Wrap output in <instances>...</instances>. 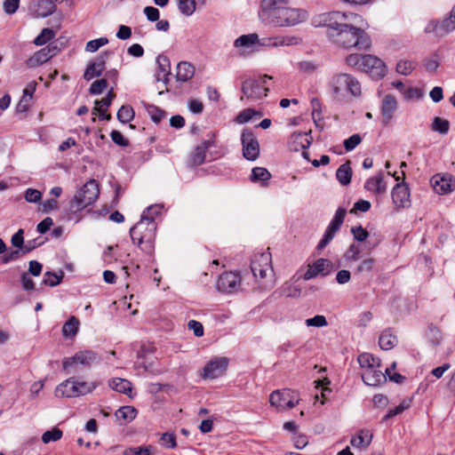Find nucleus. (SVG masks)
<instances>
[{"instance_id": "nucleus-1", "label": "nucleus", "mask_w": 455, "mask_h": 455, "mask_svg": "<svg viewBox=\"0 0 455 455\" xmlns=\"http://www.w3.org/2000/svg\"><path fill=\"white\" fill-rule=\"evenodd\" d=\"M321 19L328 38L338 47H355L358 50H368L371 47V40L368 34L355 25L361 20V16L353 12H331L323 14Z\"/></svg>"}, {"instance_id": "nucleus-2", "label": "nucleus", "mask_w": 455, "mask_h": 455, "mask_svg": "<svg viewBox=\"0 0 455 455\" xmlns=\"http://www.w3.org/2000/svg\"><path fill=\"white\" fill-rule=\"evenodd\" d=\"M290 0H262L260 17L275 27H292L305 21L307 12L288 6Z\"/></svg>"}, {"instance_id": "nucleus-3", "label": "nucleus", "mask_w": 455, "mask_h": 455, "mask_svg": "<svg viewBox=\"0 0 455 455\" xmlns=\"http://www.w3.org/2000/svg\"><path fill=\"white\" fill-rule=\"evenodd\" d=\"M157 223L155 220L141 218L131 229L132 243L142 251L152 255L155 251Z\"/></svg>"}, {"instance_id": "nucleus-4", "label": "nucleus", "mask_w": 455, "mask_h": 455, "mask_svg": "<svg viewBox=\"0 0 455 455\" xmlns=\"http://www.w3.org/2000/svg\"><path fill=\"white\" fill-rule=\"evenodd\" d=\"M251 270L264 290L273 288L272 256L268 251L255 253L251 261Z\"/></svg>"}, {"instance_id": "nucleus-5", "label": "nucleus", "mask_w": 455, "mask_h": 455, "mask_svg": "<svg viewBox=\"0 0 455 455\" xmlns=\"http://www.w3.org/2000/svg\"><path fill=\"white\" fill-rule=\"evenodd\" d=\"M100 196L99 183L96 180H89L69 202V210L76 212L92 204Z\"/></svg>"}, {"instance_id": "nucleus-6", "label": "nucleus", "mask_w": 455, "mask_h": 455, "mask_svg": "<svg viewBox=\"0 0 455 455\" xmlns=\"http://www.w3.org/2000/svg\"><path fill=\"white\" fill-rule=\"evenodd\" d=\"M95 388L96 385L94 383H88L84 381L78 382L76 381L74 378H70L57 386L54 395L56 397L60 398L76 397L91 393Z\"/></svg>"}, {"instance_id": "nucleus-7", "label": "nucleus", "mask_w": 455, "mask_h": 455, "mask_svg": "<svg viewBox=\"0 0 455 455\" xmlns=\"http://www.w3.org/2000/svg\"><path fill=\"white\" fill-rule=\"evenodd\" d=\"M395 367L396 363L394 362L389 368L385 369V371L380 368H369L362 372V379L366 385L371 387H376L385 382L387 377H388L390 380L398 383V372L391 373V371L395 370Z\"/></svg>"}, {"instance_id": "nucleus-8", "label": "nucleus", "mask_w": 455, "mask_h": 455, "mask_svg": "<svg viewBox=\"0 0 455 455\" xmlns=\"http://www.w3.org/2000/svg\"><path fill=\"white\" fill-rule=\"evenodd\" d=\"M271 76L264 75L258 79H246L242 84V92L248 100H260L267 96L268 88L265 85Z\"/></svg>"}, {"instance_id": "nucleus-9", "label": "nucleus", "mask_w": 455, "mask_h": 455, "mask_svg": "<svg viewBox=\"0 0 455 455\" xmlns=\"http://www.w3.org/2000/svg\"><path fill=\"white\" fill-rule=\"evenodd\" d=\"M299 394L291 389L273 391L269 396V403L278 411L292 409L299 403Z\"/></svg>"}, {"instance_id": "nucleus-10", "label": "nucleus", "mask_w": 455, "mask_h": 455, "mask_svg": "<svg viewBox=\"0 0 455 455\" xmlns=\"http://www.w3.org/2000/svg\"><path fill=\"white\" fill-rule=\"evenodd\" d=\"M455 30V5L448 17L442 20H431L425 27V33L434 34L435 36L443 37Z\"/></svg>"}, {"instance_id": "nucleus-11", "label": "nucleus", "mask_w": 455, "mask_h": 455, "mask_svg": "<svg viewBox=\"0 0 455 455\" xmlns=\"http://www.w3.org/2000/svg\"><path fill=\"white\" fill-rule=\"evenodd\" d=\"M241 142L243 146V156L249 161L256 160L259 156V144L250 129H243L241 134Z\"/></svg>"}, {"instance_id": "nucleus-12", "label": "nucleus", "mask_w": 455, "mask_h": 455, "mask_svg": "<svg viewBox=\"0 0 455 455\" xmlns=\"http://www.w3.org/2000/svg\"><path fill=\"white\" fill-rule=\"evenodd\" d=\"M361 71L367 73L373 79H381L387 74V67L379 58L371 54H364Z\"/></svg>"}, {"instance_id": "nucleus-13", "label": "nucleus", "mask_w": 455, "mask_h": 455, "mask_svg": "<svg viewBox=\"0 0 455 455\" xmlns=\"http://www.w3.org/2000/svg\"><path fill=\"white\" fill-rule=\"evenodd\" d=\"M347 211L344 208H338L333 219L328 225L323 238L320 240L317 248L319 250L323 249L335 236L336 233L339 230L341 225L344 222Z\"/></svg>"}, {"instance_id": "nucleus-14", "label": "nucleus", "mask_w": 455, "mask_h": 455, "mask_svg": "<svg viewBox=\"0 0 455 455\" xmlns=\"http://www.w3.org/2000/svg\"><path fill=\"white\" fill-rule=\"evenodd\" d=\"M241 286V276L237 272L222 273L216 283V288L222 293H235L239 291Z\"/></svg>"}, {"instance_id": "nucleus-15", "label": "nucleus", "mask_w": 455, "mask_h": 455, "mask_svg": "<svg viewBox=\"0 0 455 455\" xmlns=\"http://www.w3.org/2000/svg\"><path fill=\"white\" fill-rule=\"evenodd\" d=\"M60 51L56 44L51 43L44 48L36 52L33 56L27 60L26 63L28 68H36L52 57H54Z\"/></svg>"}, {"instance_id": "nucleus-16", "label": "nucleus", "mask_w": 455, "mask_h": 455, "mask_svg": "<svg viewBox=\"0 0 455 455\" xmlns=\"http://www.w3.org/2000/svg\"><path fill=\"white\" fill-rule=\"evenodd\" d=\"M98 362L97 354L92 351H80L75 354L72 357H68L63 360L62 365L64 370H68L73 365L81 364L83 366L91 367L93 363Z\"/></svg>"}, {"instance_id": "nucleus-17", "label": "nucleus", "mask_w": 455, "mask_h": 455, "mask_svg": "<svg viewBox=\"0 0 455 455\" xmlns=\"http://www.w3.org/2000/svg\"><path fill=\"white\" fill-rule=\"evenodd\" d=\"M228 360L226 357H217L204 367L203 377L204 379H216L227 371Z\"/></svg>"}, {"instance_id": "nucleus-18", "label": "nucleus", "mask_w": 455, "mask_h": 455, "mask_svg": "<svg viewBox=\"0 0 455 455\" xmlns=\"http://www.w3.org/2000/svg\"><path fill=\"white\" fill-rule=\"evenodd\" d=\"M332 269V263L327 259H318L312 265H308V268L303 275L304 280H310L318 275L323 276L329 275Z\"/></svg>"}, {"instance_id": "nucleus-19", "label": "nucleus", "mask_w": 455, "mask_h": 455, "mask_svg": "<svg viewBox=\"0 0 455 455\" xmlns=\"http://www.w3.org/2000/svg\"><path fill=\"white\" fill-rule=\"evenodd\" d=\"M214 135L212 138L204 140L199 145H197L194 151L190 154L188 163L191 166H199L204 163L206 151L215 147Z\"/></svg>"}, {"instance_id": "nucleus-20", "label": "nucleus", "mask_w": 455, "mask_h": 455, "mask_svg": "<svg viewBox=\"0 0 455 455\" xmlns=\"http://www.w3.org/2000/svg\"><path fill=\"white\" fill-rule=\"evenodd\" d=\"M110 55V52H102L95 60L94 62L88 65L84 74V78L86 81L92 80L95 76H100L105 70L106 62Z\"/></svg>"}, {"instance_id": "nucleus-21", "label": "nucleus", "mask_w": 455, "mask_h": 455, "mask_svg": "<svg viewBox=\"0 0 455 455\" xmlns=\"http://www.w3.org/2000/svg\"><path fill=\"white\" fill-rule=\"evenodd\" d=\"M56 11L53 0H38L30 7V12L36 18H45Z\"/></svg>"}, {"instance_id": "nucleus-22", "label": "nucleus", "mask_w": 455, "mask_h": 455, "mask_svg": "<svg viewBox=\"0 0 455 455\" xmlns=\"http://www.w3.org/2000/svg\"><path fill=\"white\" fill-rule=\"evenodd\" d=\"M431 182L435 191L440 195L450 193L455 188V181L452 180L451 176L435 175Z\"/></svg>"}, {"instance_id": "nucleus-23", "label": "nucleus", "mask_w": 455, "mask_h": 455, "mask_svg": "<svg viewBox=\"0 0 455 455\" xmlns=\"http://www.w3.org/2000/svg\"><path fill=\"white\" fill-rule=\"evenodd\" d=\"M397 101L394 95L387 94L382 100L381 104V116L382 122L388 124L393 117V115L396 109Z\"/></svg>"}, {"instance_id": "nucleus-24", "label": "nucleus", "mask_w": 455, "mask_h": 455, "mask_svg": "<svg viewBox=\"0 0 455 455\" xmlns=\"http://www.w3.org/2000/svg\"><path fill=\"white\" fill-rule=\"evenodd\" d=\"M364 188L375 195H381L386 192L387 186L383 180V173L368 179L364 184Z\"/></svg>"}, {"instance_id": "nucleus-25", "label": "nucleus", "mask_w": 455, "mask_h": 455, "mask_svg": "<svg viewBox=\"0 0 455 455\" xmlns=\"http://www.w3.org/2000/svg\"><path fill=\"white\" fill-rule=\"evenodd\" d=\"M156 62L158 66L157 80L167 84L169 81V76L171 75L170 60L165 55H159L156 58Z\"/></svg>"}, {"instance_id": "nucleus-26", "label": "nucleus", "mask_w": 455, "mask_h": 455, "mask_svg": "<svg viewBox=\"0 0 455 455\" xmlns=\"http://www.w3.org/2000/svg\"><path fill=\"white\" fill-rule=\"evenodd\" d=\"M195 75V67L187 61H181L177 66L176 79L180 82L190 80Z\"/></svg>"}, {"instance_id": "nucleus-27", "label": "nucleus", "mask_w": 455, "mask_h": 455, "mask_svg": "<svg viewBox=\"0 0 455 455\" xmlns=\"http://www.w3.org/2000/svg\"><path fill=\"white\" fill-rule=\"evenodd\" d=\"M271 179V173L264 167H254L250 177L252 182H260L262 187H267Z\"/></svg>"}, {"instance_id": "nucleus-28", "label": "nucleus", "mask_w": 455, "mask_h": 455, "mask_svg": "<svg viewBox=\"0 0 455 455\" xmlns=\"http://www.w3.org/2000/svg\"><path fill=\"white\" fill-rule=\"evenodd\" d=\"M109 387L122 394H125L129 396H131V393L132 391V383L124 379L116 378L109 380Z\"/></svg>"}, {"instance_id": "nucleus-29", "label": "nucleus", "mask_w": 455, "mask_h": 455, "mask_svg": "<svg viewBox=\"0 0 455 455\" xmlns=\"http://www.w3.org/2000/svg\"><path fill=\"white\" fill-rule=\"evenodd\" d=\"M372 439V435L368 430H361L357 435L351 438L350 443L355 448L368 447Z\"/></svg>"}, {"instance_id": "nucleus-30", "label": "nucleus", "mask_w": 455, "mask_h": 455, "mask_svg": "<svg viewBox=\"0 0 455 455\" xmlns=\"http://www.w3.org/2000/svg\"><path fill=\"white\" fill-rule=\"evenodd\" d=\"M357 361L363 371L368 370L369 368H381L380 360L374 357L370 353H363L359 355Z\"/></svg>"}, {"instance_id": "nucleus-31", "label": "nucleus", "mask_w": 455, "mask_h": 455, "mask_svg": "<svg viewBox=\"0 0 455 455\" xmlns=\"http://www.w3.org/2000/svg\"><path fill=\"white\" fill-rule=\"evenodd\" d=\"M400 176V207L407 208L411 206L410 189L408 184L405 182V173L401 171Z\"/></svg>"}, {"instance_id": "nucleus-32", "label": "nucleus", "mask_w": 455, "mask_h": 455, "mask_svg": "<svg viewBox=\"0 0 455 455\" xmlns=\"http://www.w3.org/2000/svg\"><path fill=\"white\" fill-rule=\"evenodd\" d=\"M336 178L339 180V182L343 186H347L351 182L352 169L350 167V163L348 161L341 164L338 168L336 172Z\"/></svg>"}, {"instance_id": "nucleus-33", "label": "nucleus", "mask_w": 455, "mask_h": 455, "mask_svg": "<svg viewBox=\"0 0 455 455\" xmlns=\"http://www.w3.org/2000/svg\"><path fill=\"white\" fill-rule=\"evenodd\" d=\"M301 43V39L295 36H282L269 38V45L277 47L283 45H297Z\"/></svg>"}, {"instance_id": "nucleus-34", "label": "nucleus", "mask_w": 455, "mask_h": 455, "mask_svg": "<svg viewBox=\"0 0 455 455\" xmlns=\"http://www.w3.org/2000/svg\"><path fill=\"white\" fill-rule=\"evenodd\" d=\"M79 327V321L76 316H71L62 326V334L66 339L74 338Z\"/></svg>"}, {"instance_id": "nucleus-35", "label": "nucleus", "mask_w": 455, "mask_h": 455, "mask_svg": "<svg viewBox=\"0 0 455 455\" xmlns=\"http://www.w3.org/2000/svg\"><path fill=\"white\" fill-rule=\"evenodd\" d=\"M259 36L257 34L243 35L235 40L234 45L236 48H251L258 43Z\"/></svg>"}, {"instance_id": "nucleus-36", "label": "nucleus", "mask_w": 455, "mask_h": 455, "mask_svg": "<svg viewBox=\"0 0 455 455\" xmlns=\"http://www.w3.org/2000/svg\"><path fill=\"white\" fill-rule=\"evenodd\" d=\"M349 74H339L332 78L333 89L336 93L347 91L348 82L350 79Z\"/></svg>"}, {"instance_id": "nucleus-37", "label": "nucleus", "mask_w": 455, "mask_h": 455, "mask_svg": "<svg viewBox=\"0 0 455 455\" xmlns=\"http://www.w3.org/2000/svg\"><path fill=\"white\" fill-rule=\"evenodd\" d=\"M396 337L390 333L389 331H384L379 339V344L381 349L389 350L396 345Z\"/></svg>"}, {"instance_id": "nucleus-38", "label": "nucleus", "mask_w": 455, "mask_h": 455, "mask_svg": "<svg viewBox=\"0 0 455 455\" xmlns=\"http://www.w3.org/2000/svg\"><path fill=\"white\" fill-rule=\"evenodd\" d=\"M137 415V410L132 406H122L116 412L118 420L132 421Z\"/></svg>"}, {"instance_id": "nucleus-39", "label": "nucleus", "mask_w": 455, "mask_h": 455, "mask_svg": "<svg viewBox=\"0 0 455 455\" xmlns=\"http://www.w3.org/2000/svg\"><path fill=\"white\" fill-rule=\"evenodd\" d=\"M159 444L165 449H175L177 447V437L172 432H166L161 435Z\"/></svg>"}, {"instance_id": "nucleus-40", "label": "nucleus", "mask_w": 455, "mask_h": 455, "mask_svg": "<svg viewBox=\"0 0 455 455\" xmlns=\"http://www.w3.org/2000/svg\"><path fill=\"white\" fill-rule=\"evenodd\" d=\"M135 113L131 106H122L117 111V119L122 124H128L134 118Z\"/></svg>"}, {"instance_id": "nucleus-41", "label": "nucleus", "mask_w": 455, "mask_h": 455, "mask_svg": "<svg viewBox=\"0 0 455 455\" xmlns=\"http://www.w3.org/2000/svg\"><path fill=\"white\" fill-rule=\"evenodd\" d=\"M155 447L152 445L147 446H136L126 448L123 454L124 455H151Z\"/></svg>"}, {"instance_id": "nucleus-42", "label": "nucleus", "mask_w": 455, "mask_h": 455, "mask_svg": "<svg viewBox=\"0 0 455 455\" xmlns=\"http://www.w3.org/2000/svg\"><path fill=\"white\" fill-rule=\"evenodd\" d=\"M450 129V122L447 119L436 116L433 120L432 130L441 134H446Z\"/></svg>"}, {"instance_id": "nucleus-43", "label": "nucleus", "mask_w": 455, "mask_h": 455, "mask_svg": "<svg viewBox=\"0 0 455 455\" xmlns=\"http://www.w3.org/2000/svg\"><path fill=\"white\" fill-rule=\"evenodd\" d=\"M55 36V33L52 28H43L41 33L35 38L34 44L36 45H44L51 41Z\"/></svg>"}, {"instance_id": "nucleus-44", "label": "nucleus", "mask_w": 455, "mask_h": 455, "mask_svg": "<svg viewBox=\"0 0 455 455\" xmlns=\"http://www.w3.org/2000/svg\"><path fill=\"white\" fill-rule=\"evenodd\" d=\"M63 276L64 273L62 271H60V275L48 271L44 274L43 283L45 285L53 287L61 283Z\"/></svg>"}, {"instance_id": "nucleus-45", "label": "nucleus", "mask_w": 455, "mask_h": 455, "mask_svg": "<svg viewBox=\"0 0 455 455\" xmlns=\"http://www.w3.org/2000/svg\"><path fill=\"white\" fill-rule=\"evenodd\" d=\"M195 0H178V8L180 12L187 16H190L196 11Z\"/></svg>"}, {"instance_id": "nucleus-46", "label": "nucleus", "mask_w": 455, "mask_h": 455, "mask_svg": "<svg viewBox=\"0 0 455 455\" xmlns=\"http://www.w3.org/2000/svg\"><path fill=\"white\" fill-rule=\"evenodd\" d=\"M62 431L58 427H54L52 430H48L43 434L42 441L44 443H49L50 442H56L59 441L62 437Z\"/></svg>"}, {"instance_id": "nucleus-47", "label": "nucleus", "mask_w": 455, "mask_h": 455, "mask_svg": "<svg viewBox=\"0 0 455 455\" xmlns=\"http://www.w3.org/2000/svg\"><path fill=\"white\" fill-rule=\"evenodd\" d=\"M345 62L347 66L356 68L358 70L361 71V68L363 67V55L351 53L346 57Z\"/></svg>"}, {"instance_id": "nucleus-48", "label": "nucleus", "mask_w": 455, "mask_h": 455, "mask_svg": "<svg viewBox=\"0 0 455 455\" xmlns=\"http://www.w3.org/2000/svg\"><path fill=\"white\" fill-rule=\"evenodd\" d=\"M108 87V81L106 78H101L94 81L89 89V92L92 95H98L103 92L105 89Z\"/></svg>"}, {"instance_id": "nucleus-49", "label": "nucleus", "mask_w": 455, "mask_h": 455, "mask_svg": "<svg viewBox=\"0 0 455 455\" xmlns=\"http://www.w3.org/2000/svg\"><path fill=\"white\" fill-rule=\"evenodd\" d=\"M108 43V39L107 37H100L98 39L91 40L86 44L85 51H87L89 52H95L101 46L107 44Z\"/></svg>"}, {"instance_id": "nucleus-50", "label": "nucleus", "mask_w": 455, "mask_h": 455, "mask_svg": "<svg viewBox=\"0 0 455 455\" xmlns=\"http://www.w3.org/2000/svg\"><path fill=\"white\" fill-rule=\"evenodd\" d=\"M362 141V138L359 134H353L348 139L345 140L343 144L346 151L354 150Z\"/></svg>"}, {"instance_id": "nucleus-51", "label": "nucleus", "mask_w": 455, "mask_h": 455, "mask_svg": "<svg viewBox=\"0 0 455 455\" xmlns=\"http://www.w3.org/2000/svg\"><path fill=\"white\" fill-rule=\"evenodd\" d=\"M371 203L367 200L360 199L354 204L353 208L350 210V213L356 214L357 212H366L371 209Z\"/></svg>"}, {"instance_id": "nucleus-52", "label": "nucleus", "mask_w": 455, "mask_h": 455, "mask_svg": "<svg viewBox=\"0 0 455 455\" xmlns=\"http://www.w3.org/2000/svg\"><path fill=\"white\" fill-rule=\"evenodd\" d=\"M351 233L353 234L354 238L358 242H363L369 236L368 231L362 226L353 227L351 228Z\"/></svg>"}, {"instance_id": "nucleus-53", "label": "nucleus", "mask_w": 455, "mask_h": 455, "mask_svg": "<svg viewBox=\"0 0 455 455\" xmlns=\"http://www.w3.org/2000/svg\"><path fill=\"white\" fill-rule=\"evenodd\" d=\"M255 115V111L251 108H246L241 111L235 117V122L238 124H245L249 122Z\"/></svg>"}, {"instance_id": "nucleus-54", "label": "nucleus", "mask_w": 455, "mask_h": 455, "mask_svg": "<svg viewBox=\"0 0 455 455\" xmlns=\"http://www.w3.org/2000/svg\"><path fill=\"white\" fill-rule=\"evenodd\" d=\"M12 244L16 247L22 249L24 251V230L20 228L11 239Z\"/></svg>"}, {"instance_id": "nucleus-55", "label": "nucleus", "mask_w": 455, "mask_h": 455, "mask_svg": "<svg viewBox=\"0 0 455 455\" xmlns=\"http://www.w3.org/2000/svg\"><path fill=\"white\" fill-rule=\"evenodd\" d=\"M307 326L323 327L328 324L325 316L317 315L306 320Z\"/></svg>"}, {"instance_id": "nucleus-56", "label": "nucleus", "mask_w": 455, "mask_h": 455, "mask_svg": "<svg viewBox=\"0 0 455 455\" xmlns=\"http://www.w3.org/2000/svg\"><path fill=\"white\" fill-rule=\"evenodd\" d=\"M110 137L113 142L120 147L129 146V140L119 131L113 130L110 132Z\"/></svg>"}, {"instance_id": "nucleus-57", "label": "nucleus", "mask_w": 455, "mask_h": 455, "mask_svg": "<svg viewBox=\"0 0 455 455\" xmlns=\"http://www.w3.org/2000/svg\"><path fill=\"white\" fill-rule=\"evenodd\" d=\"M403 96L406 100H419L423 96V92L417 87H409L404 91Z\"/></svg>"}, {"instance_id": "nucleus-58", "label": "nucleus", "mask_w": 455, "mask_h": 455, "mask_svg": "<svg viewBox=\"0 0 455 455\" xmlns=\"http://www.w3.org/2000/svg\"><path fill=\"white\" fill-rule=\"evenodd\" d=\"M347 91L354 96H358L361 93V84L353 76H350Z\"/></svg>"}, {"instance_id": "nucleus-59", "label": "nucleus", "mask_w": 455, "mask_h": 455, "mask_svg": "<svg viewBox=\"0 0 455 455\" xmlns=\"http://www.w3.org/2000/svg\"><path fill=\"white\" fill-rule=\"evenodd\" d=\"M42 194L39 190L28 188L25 192V199L28 203H37L41 200Z\"/></svg>"}, {"instance_id": "nucleus-60", "label": "nucleus", "mask_w": 455, "mask_h": 455, "mask_svg": "<svg viewBox=\"0 0 455 455\" xmlns=\"http://www.w3.org/2000/svg\"><path fill=\"white\" fill-rule=\"evenodd\" d=\"M148 113L152 121L156 124H159L165 116V112L157 107H151L148 109Z\"/></svg>"}, {"instance_id": "nucleus-61", "label": "nucleus", "mask_w": 455, "mask_h": 455, "mask_svg": "<svg viewBox=\"0 0 455 455\" xmlns=\"http://www.w3.org/2000/svg\"><path fill=\"white\" fill-rule=\"evenodd\" d=\"M188 327L189 330H192L194 332V335L196 337H202L204 336V326L203 324L196 320H190L188 323Z\"/></svg>"}, {"instance_id": "nucleus-62", "label": "nucleus", "mask_w": 455, "mask_h": 455, "mask_svg": "<svg viewBox=\"0 0 455 455\" xmlns=\"http://www.w3.org/2000/svg\"><path fill=\"white\" fill-rule=\"evenodd\" d=\"M416 68V63L411 60L400 61V75H410Z\"/></svg>"}, {"instance_id": "nucleus-63", "label": "nucleus", "mask_w": 455, "mask_h": 455, "mask_svg": "<svg viewBox=\"0 0 455 455\" xmlns=\"http://www.w3.org/2000/svg\"><path fill=\"white\" fill-rule=\"evenodd\" d=\"M144 13L149 21H157L160 17L159 10L153 6L145 7Z\"/></svg>"}, {"instance_id": "nucleus-64", "label": "nucleus", "mask_w": 455, "mask_h": 455, "mask_svg": "<svg viewBox=\"0 0 455 455\" xmlns=\"http://www.w3.org/2000/svg\"><path fill=\"white\" fill-rule=\"evenodd\" d=\"M375 260L372 258L363 259L357 267L358 273L371 272L374 267Z\"/></svg>"}]
</instances>
